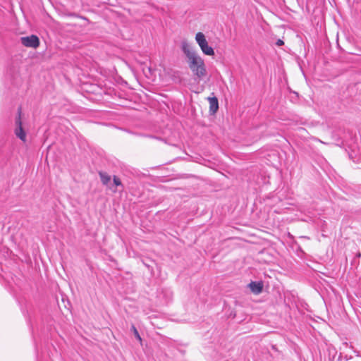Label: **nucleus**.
<instances>
[{
    "mask_svg": "<svg viewBox=\"0 0 361 361\" xmlns=\"http://www.w3.org/2000/svg\"><path fill=\"white\" fill-rule=\"evenodd\" d=\"M131 331H133L135 337L140 341H142V338H141V336L138 332V331L137 330L136 327L135 326L134 324H133L131 326Z\"/></svg>",
    "mask_w": 361,
    "mask_h": 361,
    "instance_id": "nucleus-10",
    "label": "nucleus"
},
{
    "mask_svg": "<svg viewBox=\"0 0 361 361\" xmlns=\"http://www.w3.org/2000/svg\"><path fill=\"white\" fill-rule=\"evenodd\" d=\"M284 44V42L282 39H279L276 42V46H282Z\"/></svg>",
    "mask_w": 361,
    "mask_h": 361,
    "instance_id": "nucleus-12",
    "label": "nucleus"
},
{
    "mask_svg": "<svg viewBox=\"0 0 361 361\" xmlns=\"http://www.w3.org/2000/svg\"><path fill=\"white\" fill-rule=\"evenodd\" d=\"M188 65L193 75L198 80H202L207 75V71L204 60L200 56L189 61Z\"/></svg>",
    "mask_w": 361,
    "mask_h": 361,
    "instance_id": "nucleus-1",
    "label": "nucleus"
},
{
    "mask_svg": "<svg viewBox=\"0 0 361 361\" xmlns=\"http://www.w3.org/2000/svg\"><path fill=\"white\" fill-rule=\"evenodd\" d=\"M208 101L209 103V114L214 115L217 111L219 110V100L217 97H208Z\"/></svg>",
    "mask_w": 361,
    "mask_h": 361,
    "instance_id": "nucleus-5",
    "label": "nucleus"
},
{
    "mask_svg": "<svg viewBox=\"0 0 361 361\" xmlns=\"http://www.w3.org/2000/svg\"><path fill=\"white\" fill-rule=\"evenodd\" d=\"M357 257H361V253H360V252H359V253H357Z\"/></svg>",
    "mask_w": 361,
    "mask_h": 361,
    "instance_id": "nucleus-13",
    "label": "nucleus"
},
{
    "mask_svg": "<svg viewBox=\"0 0 361 361\" xmlns=\"http://www.w3.org/2000/svg\"><path fill=\"white\" fill-rule=\"evenodd\" d=\"M195 40L199 44L200 47L207 43L206 37L202 32H197L195 35Z\"/></svg>",
    "mask_w": 361,
    "mask_h": 361,
    "instance_id": "nucleus-7",
    "label": "nucleus"
},
{
    "mask_svg": "<svg viewBox=\"0 0 361 361\" xmlns=\"http://www.w3.org/2000/svg\"><path fill=\"white\" fill-rule=\"evenodd\" d=\"M181 50L187 57L188 62L192 61V59L199 56L193 50V48L192 47L191 44L188 43L186 40H183L181 42Z\"/></svg>",
    "mask_w": 361,
    "mask_h": 361,
    "instance_id": "nucleus-3",
    "label": "nucleus"
},
{
    "mask_svg": "<svg viewBox=\"0 0 361 361\" xmlns=\"http://www.w3.org/2000/svg\"><path fill=\"white\" fill-rule=\"evenodd\" d=\"M99 175L101 179L102 183L104 185H107L109 182L111 180V176L108 175L106 172H99Z\"/></svg>",
    "mask_w": 361,
    "mask_h": 361,
    "instance_id": "nucleus-9",
    "label": "nucleus"
},
{
    "mask_svg": "<svg viewBox=\"0 0 361 361\" xmlns=\"http://www.w3.org/2000/svg\"><path fill=\"white\" fill-rule=\"evenodd\" d=\"M21 116H22V109L20 106L18 109V114H17V116H16V120H15V124H16L15 134H16V137H18L20 140L25 142L26 140V133L23 128Z\"/></svg>",
    "mask_w": 361,
    "mask_h": 361,
    "instance_id": "nucleus-2",
    "label": "nucleus"
},
{
    "mask_svg": "<svg viewBox=\"0 0 361 361\" xmlns=\"http://www.w3.org/2000/svg\"><path fill=\"white\" fill-rule=\"evenodd\" d=\"M249 287L253 293L259 294L263 290V283L262 281H252L249 284Z\"/></svg>",
    "mask_w": 361,
    "mask_h": 361,
    "instance_id": "nucleus-6",
    "label": "nucleus"
},
{
    "mask_svg": "<svg viewBox=\"0 0 361 361\" xmlns=\"http://www.w3.org/2000/svg\"><path fill=\"white\" fill-rule=\"evenodd\" d=\"M22 44L27 47L37 48L39 46V39L37 35H31L20 38Z\"/></svg>",
    "mask_w": 361,
    "mask_h": 361,
    "instance_id": "nucleus-4",
    "label": "nucleus"
},
{
    "mask_svg": "<svg viewBox=\"0 0 361 361\" xmlns=\"http://www.w3.org/2000/svg\"><path fill=\"white\" fill-rule=\"evenodd\" d=\"M201 50L202 52L208 56H214V51L213 48L208 45V42L202 47H200Z\"/></svg>",
    "mask_w": 361,
    "mask_h": 361,
    "instance_id": "nucleus-8",
    "label": "nucleus"
},
{
    "mask_svg": "<svg viewBox=\"0 0 361 361\" xmlns=\"http://www.w3.org/2000/svg\"><path fill=\"white\" fill-rule=\"evenodd\" d=\"M113 180H114V183L116 186L122 185V183H121V180H120V178H118L116 176H114Z\"/></svg>",
    "mask_w": 361,
    "mask_h": 361,
    "instance_id": "nucleus-11",
    "label": "nucleus"
}]
</instances>
